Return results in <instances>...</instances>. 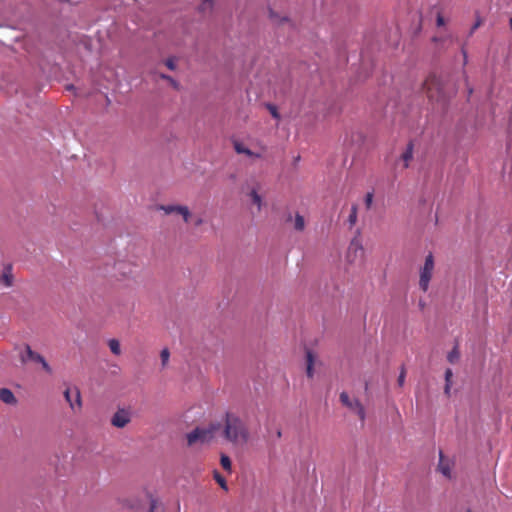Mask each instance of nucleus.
Listing matches in <instances>:
<instances>
[{
    "label": "nucleus",
    "mask_w": 512,
    "mask_h": 512,
    "mask_svg": "<svg viewBox=\"0 0 512 512\" xmlns=\"http://www.w3.org/2000/svg\"><path fill=\"white\" fill-rule=\"evenodd\" d=\"M204 3L207 4L208 7H211V1L210 0H204Z\"/></svg>",
    "instance_id": "obj_40"
},
{
    "label": "nucleus",
    "mask_w": 512,
    "mask_h": 512,
    "mask_svg": "<svg viewBox=\"0 0 512 512\" xmlns=\"http://www.w3.org/2000/svg\"><path fill=\"white\" fill-rule=\"evenodd\" d=\"M270 17L273 19L275 17L274 13L270 11Z\"/></svg>",
    "instance_id": "obj_41"
},
{
    "label": "nucleus",
    "mask_w": 512,
    "mask_h": 512,
    "mask_svg": "<svg viewBox=\"0 0 512 512\" xmlns=\"http://www.w3.org/2000/svg\"><path fill=\"white\" fill-rule=\"evenodd\" d=\"M130 421V412L126 409L117 410L111 418V424L117 428H124Z\"/></svg>",
    "instance_id": "obj_7"
},
{
    "label": "nucleus",
    "mask_w": 512,
    "mask_h": 512,
    "mask_svg": "<svg viewBox=\"0 0 512 512\" xmlns=\"http://www.w3.org/2000/svg\"><path fill=\"white\" fill-rule=\"evenodd\" d=\"M268 108H269V111H270L271 115L273 116V118H275V119H279L280 118V115H279V113L277 111V108L275 106L269 105Z\"/></svg>",
    "instance_id": "obj_30"
},
{
    "label": "nucleus",
    "mask_w": 512,
    "mask_h": 512,
    "mask_svg": "<svg viewBox=\"0 0 512 512\" xmlns=\"http://www.w3.org/2000/svg\"><path fill=\"white\" fill-rule=\"evenodd\" d=\"M340 401L344 406L348 407L349 409H355L354 400H351L346 392H342L340 394Z\"/></svg>",
    "instance_id": "obj_17"
},
{
    "label": "nucleus",
    "mask_w": 512,
    "mask_h": 512,
    "mask_svg": "<svg viewBox=\"0 0 512 512\" xmlns=\"http://www.w3.org/2000/svg\"><path fill=\"white\" fill-rule=\"evenodd\" d=\"M108 346L113 354H115V355L121 354L120 343L117 339H110L108 342Z\"/></svg>",
    "instance_id": "obj_21"
},
{
    "label": "nucleus",
    "mask_w": 512,
    "mask_h": 512,
    "mask_svg": "<svg viewBox=\"0 0 512 512\" xmlns=\"http://www.w3.org/2000/svg\"><path fill=\"white\" fill-rule=\"evenodd\" d=\"M149 512H165V507L161 501L151 497Z\"/></svg>",
    "instance_id": "obj_15"
},
{
    "label": "nucleus",
    "mask_w": 512,
    "mask_h": 512,
    "mask_svg": "<svg viewBox=\"0 0 512 512\" xmlns=\"http://www.w3.org/2000/svg\"><path fill=\"white\" fill-rule=\"evenodd\" d=\"M436 23H437V26H443L445 24L444 17L440 13H438V15H437Z\"/></svg>",
    "instance_id": "obj_33"
},
{
    "label": "nucleus",
    "mask_w": 512,
    "mask_h": 512,
    "mask_svg": "<svg viewBox=\"0 0 512 512\" xmlns=\"http://www.w3.org/2000/svg\"><path fill=\"white\" fill-rule=\"evenodd\" d=\"M1 280L6 286L12 285V276L10 275L8 270L3 273Z\"/></svg>",
    "instance_id": "obj_27"
},
{
    "label": "nucleus",
    "mask_w": 512,
    "mask_h": 512,
    "mask_svg": "<svg viewBox=\"0 0 512 512\" xmlns=\"http://www.w3.org/2000/svg\"><path fill=\"white\" fill-rule=\"evenodd\" d=\"M213 477L222 489H224L226 491L228 490L227 482H226L225 478L218 471H216V470L214 471Z\"/></svg>",
    "instance_id": "obj_25"
},
{
    "label": "nucleus",
    "mask_w": 512,
    "mask_h": 512,
    "mask_svg": "<svg viewBox=\"0 0 512 512\" xmlns=\"http://www.w3.org/2000/svg\"><path fill=\"white\" fill-rule=\"evenodd\" d=\"M438 470L447 478H451V465L448 460L445 459L442 452H440Z\"/></svg>",
    "instance_id": "obj_11"
},
{
    "label": "nucleus",
    "mask_w": 512,
    "mask_h": 512,
    "mask_svg": "<svg viewBox=\"0 0 512 512\" xmlns=\"http://www.w3.org/2000/svg\"><path fill=\"white\" fill-rule=\"evenodd\" d=\"M219 423H210L207 427H196L194 430L186 434V440L188 446L195 444H207L210 443L215 433L220 429Z\"/></svg>",
    "instance_id": "obj_2"
},
{
    "label": "nucleus",
    "mask_w": 512,
    "mask_h": 512,
    "mask_svg": "<svg viewBox=\"0 0 512 512\" xmlns=\"http://www.w3.org/2000/svg\"><path fill=\"white\" fill-rule=\"evenodd\" d=\"M233 147H234V150L236 151V153H238V154H245L248 157H253V158H261V154L255 153V152L251 151L250 149L246 148L240 141H237V140L233 141Z\"/></svg>",
    "instance_id": "obj_10"
},
{
    "label": "nucleus",
    "mask_w": 512,
    "mask_h": 512,
    "mask_svg": "<svg viewBox=\"0 0 512 512\" xmlns=\"http://www.w3.org/2000/svg\"><path fill=\"white\" fill-rule=\"evenodd\" d=\"M462 53H463V57H464V64H466L467 63V53L464 49L462 50Z\"/></svg>",
    "instance_id": "obj_36"
},
{
    "label": "nucleus",
    "mask_w": 512,
    "mask_h": 512,
    "mask_svg": "<svg viewBox=\"0 0 512 512\" xmlns=\"http://www.w3.org/2000/svg\"><path fill=\"white\" fill-rule=\"evenodd\" d=\"M306 364H307V368H306L307 376L309 378H312L313 373H314V371H313L314 356L310 350H307V352H306Z\"/></svg>",
    "instance_id": "obj_14"
},
{
    "label": "nucleus",
    "mask_w": 512,
    "mask_h": 512,
    "mask_svg": "<svg viewBox=\"0 0 512 512\" xmlns=\"http://www.w3.org/2000/svg\"><path fill=\"white\" fill-rule=\"evenodd\" d=\"M510 28L512 29V18L509 20Z\"/></svg>",
    "instance_id": "obj_42"
},
{
    "label": "nucleus",
    "mask_w": 512,
    "mask_h": 512,
    "mask_svg": "<svg viewBox=\"0 0 512 512\" xmlns=\"http://www.w3.org/2000/svg\"><path fill=\"white\" fill-rule=\"evenodd\" d=\"M423 90L427 97L432 101H440L442 99V84L441 80L435 75H430L423 83Z\"/></svg>",
    "instance_id": "obj_4"
},
{
    "label": "nucleus",
    "mask_w": 512,
    "mask_h": 512,
    "mask_svg": "<svg viewBox=\"0 0 512 512\" xmlns=\"http://www.w3.org/2000/svg\"><path fill=\"white\" fill-rule=\"evenodd\" d=\"M220 464L225 471L231 472L232 462H231V459L227 455H225V454L221 455Z\"/></svg>",
    "instance_id": "obj_22"
},
{
    "label": "nucleus",
    "mask_w": 512,
    "mask_h": 512,
    "mask_svg": "<svg viewBox=\"0 0 512 512\" xmlns=\"http://www.w3.org/2000/svg\"><path fill=\"white\" fill-rule=\"evenodd\" d=\"M203 223V220L201 218L197 219L196 222H195V225L196 226H199Z\"/></svg>",
    "instance_id": "obj_37"
},
{
    "label": "nucleus",
    "mask_w": 512,
    "mask_h": 512,
    "mask_svg": "<svg viewBox=\"0 0 512 512\" xmlns=\"http://www.w3.org/2000/svg\"><path fill=\"white\" fill-rule=\"evenodd\" d=\"M64 396L66 401L69 403L70 407L74 410L75 407L81 408L82 401H81V394L78 388L66 389L64 392Z\"/></svg>",
    "instance_id": "obj_8"
},
{
    "label": "nucleus",
    "mask_w": 512,
    "mask_h": 512,
    "mask_svg": "<svg viewBox=\"0 0 512 512\" xmlns=\"http://www.w3.org/2000/svg\"><path fill=\"white\" fill-rule=\"evenodd\" d=\"M481 23H482L481 20L478 19L476 21V23L472 26L470 33L471 34L474 33V31L480 27Z\"/></svg>",
    "instance_id": "obj_35"
},
{
    "label": "nucleus",
    "mask_w": 512,
    "mask_h": 512,
    "mask_svg": "<svg viewBox=\"0 0 512 512\" xmlns=\"http://www.w3.org/2000/svg\"><path fill=\"white\" fill-rule=\"evenodd\" d=\"M41 366H42V368H43L47 373H49V374H51V373H52V368H51V366L48 364V362H47V361H43V364H42Z\"/></svg>",
    "instance_id": "obj_34"
},
{
    "label": "nucleus",
    "mask_w": 512,
    "mask_h": 512,
    "mask_svg": "<svg viewBox=\"0 0 512 512\" xmlns=\"http://www.w3.org/2000/svg\"><path fill=\"white\" fill-rule=\"evenodd\" d=\"M222 436L233 445H244L249 441L250 433L246 423L238 415L227 412L224 417Z\"/></svg>",
    "instance_id": "obj_1"
},
{
    "label": "nucleus",
    "mask_w": 512,
    "mask_h": 512,
    "mask_svg": "<svg viewBox=\"0 0 512 512\" xmlns=\"http://www.w3.org/2000/svg\"><path fill=\"white\" fill-rule=\"evenodd\" d=\"M294 228L297 231H303L305 229V219L299 213L295 215Z\"/></svg>",
    "instance_id": "obj_19"
},
{
    "label": "nucleus",
    "mask_w": 512,
    "mask_h": 512,
    "mask_svg": "<svg viewBox=\"0 0 512 512\" xmlns=\"http://www.w3.org/2000/svg\"><path fill=\"white\" fill-rule=\"evenodd\" d=\"M468 95L470 96L473 93V89L467 85Z\"/></svg>",
    "instance_id": "obj_38"
},
{
    "label": "nucleus",
    "mask_w": 512,
    "mask_h": 512,
    "mask_svg": "<svg viewBox=\"0 0 512 512\" xmlns=\"http://www.w3.org/2000/svg\"><path fill=\"white\" fill-rule=\"evenodd\" d=\"M43 361H46V360H45V359H44V357L41 355V360H38V361H36V362H37V363H40V364L42 365V364H43Z\"/></svg>",
    "instance_id": "obj_39"
},
{
    "label": "nucleus",
    "mask_w": 512,
    "mask_h": 512,
    "mask_svg": "<svg viewBox=\"0 0 512 512\" xmlns=\"http://www.w3.org/2000/svg\"><path fill=\"white\" fill-rule=\"evenodd\" d=\"M250 196H251V200H252L253 204H255L257 206L258 211H260L261 207H262L261 196L257 193L256 190H252L250 193Z\"/></svg>",
    "instance_id": "obj_24"
},
{
    "label": "nucleus",
    "mask_w": 512,
    "mask_h": 512,
    "mask_svg": "<svg viewBox=\"0 0 512 512\" xmlns=\"http://www.w3.org/2000/svg\"><path fill=\"white\" fill-rule=\"evenodd\" d=\"M291 219H292V216L289 215L287 220L290 221Z\"/></svg>",
    "instance_id": "obj_44"
},
{
    "label": "nucleus",
    "mask_w": 512,
    "mask_h": 512,
    "mask_svg": "<svg viewBox=\"0 0 512 512\" xmlns=\"http://www.w3.org/2000/svg\"><path fill=\"white\" fill-rule=\"evenodd\" d=\"M365 206L367 209H370L371 206H372V203H373V193L372 192H368L365 196Z\"/></svg>",
    "instance_id": "obj_28"
},
{
    "label": "nucleus",
    "mask_w": 512,
    "mask_h": 512,
    "mask_svg": "<svg viewBox=\"0 0 512 512\" xmlns=\"http://www.w3.org/2000/svg\"><path fill=\"white\" fill-rule=\"evenodd\" d=\"M460 357V352L458 350V347L455 346L447 355V360L451 363V364H454L458 361Z\"/></svg>",
    "instance_id": "obj_23"
},
{
    "label": "nucleus",
    "mask_w": 512,
    "mask_h": 512,
    "mask_svg": "<svg viewBox=\"0 0 512 512\" xmlns=\"http://www.w3.org/2000/svg\"><path fill=\"white\" fill-rule=\"evenodd\" d=\"M0 399L6 404L16 403L14 394L7 388L0 389Z\"/></svg>",
    "instance_id": "obj_13"
},
{
    "label": "nucleus",
    "mask_w": 512,
    "mask_h": 512,
    "mask_svg": "<svg viewBox=\"0 0 512 512\" xmlns=\"http://www.w3.org/2000/svg\"><path fill=\"white\" fill-rule=\"evenodd\" d=\"M413 153H414V143H413V141H410L407 144L405 151L401 155V160L403 161L404 168L409 167L410 162L413 159Z\"/></svg>",
    "instance_id": "obj_9"
},
{
    "label": "nucleus",
    "mask_w": 512,
    "mask_h": 512,
    "mask_svg": "<svg viewBox=\"0 0 512 512\" xmlns=\"http://www.w3.org/2000/svg\"><path fill=\"white\" fill-rule=\"evenodd\" d=\"M452 377L453 372L450 368L446 369L445 371V387L444 392L447 396L450 395L451 385H452Z\"/></svg>",
    "instance_id": "obj_16"
},
{
    "label": "nucleus",
    "mask_w": 512,
    "mask_h": 512,
    "mask_svg": "<svg viewBox=\"0 0 512 512\" xmlns=\"http://www.w3.org/2000/svg\"><path fill=\"white\" fill-rule=\"evenodd\" d=\"M435 268L434 256L429 253L424 261L423 266L419 269V287L423 292L429 288V283L432 279Z\"/></svg>",
    "instance_id": "obj_3"
},
{
    "label": "nucleus",
    "mask_w": 512,
    "mask_h": 512,
    "mask_svg": "<svg viewBox=\"0 0 512 512\" xmlns=\"http://www.w3.org/2000/svg\"><path fill=\"white\" fill-rule=\"evenodd\" d=\"M21 361L23 363L30 361H38L41 360V355L37 352H34L29 345H25V353L20 356Z\"/></svg>",
    "instance_id": "obj_12"
},
{
    "label": "nucleus",
    "mask_w": 512,
    "mask_h": 512,
    "mask_svg": "<svg viewBox=\"0 0 512 512\" xmlns=\"http://www.w3.org/2000/svg\"><path fill=\"white\" fill-rule=\"evenodd\" d=\"M357 213H358V207L356 204H353L351 207V211L348 217V222L350 224V227H353L357 222Z\"/></svg>",
    "instance_id": "obj_20"
},
{
    "label": "nucleus",
    "mask_w": 512,
    "mask_h": 512,
    "mask_svg": "<svg viewBox=\"0 0 512 512\" xmlns=\"http://www.w3.org/2000/svg\"><path fill=\"white\" fill-rule=\"evenodd\" d=\"M355 409L353 410L361 421L365 420V409L359 400L354 399Z\"/></svg>",
    "instance_id": "obj_18"
},
{
    "label": "nucleus",
    "mask_w": 512,
    "mask_h": 512,
    "mask_svg": "<svg viewBox=\"0 0 512 512\" xmlns=\"http://www.w3.org/2000/svg\"><path fill=\"white\" fill-rule=\"evenodd\" d=\"M363 254H364V249L361 244V241L358 238H353L348 247L347 260L350 263H354L358 259L362 258Z\"/></svg>",
    "instance_id": "obj_5"
},
{
    "label": "nucleus",
    "mask_w": 512,
    "mask_h": 512,
    "mask_svg": "<svg viewBox=\"0 0 512 512\" xmlns=\"http://www.w3.org/2000/svg\"><path fill=\"white\" fill-rule=\"evenodd\" d=\"M405 377H406V371H405V368L402 367L401 372H400V374L398 376V379H397L398 385L400 387H402L404 385Z\"/></svg>",
    "instance_id": "obj_29"
},
{
    "label": "nucleus",
    "mask_w": 512,
    "mask_h": 512,
    "mask_svg": "<svg viewBox=\"0 0 512 512\" xmlns=\"http://www.w3.org/2000/svg\"><path fill=\"white\" fill-rule=\"evenodd\" d=\"M165 65L170 69V70H174L176 65H175V62H174V59L172 58H169L166 60L165 62Z\"/></svg>",
    "instance_id": "obj_32"
},
{
    "label": "nucleus",
    "mask_w": 512,
    "mask_h": 512,
    "mask_svg": "<svg viewBox=\"0 0 512 512\" xmlns=\"http://www.w3.org/2000/svg\"><path fill=\"white\" fill-rule=\"evenodd\" d=\"M161 78L168 80L174 88H176V89L178 88V83L170 76L161 74Z\"/></svg>",
    "instance_id": "obj_31"
},
{
    "label": "nucleus",
    "mask_w": 512,
    "mask_h": 512,
    "mask_svg": "<svg viewBox=\"0 0 512 512\" xmlns=\"http://www.w3.org/2000/svg\"><path fill=\"white\" fill-rule=\"evenodd\" d=\"M170 352L167 348H164L160 353V358L162 362V366L165 367L169 361Z\"/></svg>",
    "instance_id": "obj_26"
},
{
    "label": "nucleus",
    "mask_w": 512,
    "mask_h": 512,
    "mask_svg": "<svg viewBox=\"0 0 512 512\" xmlns=\"http://www.w3.org/2000/svg\"><path fill=\"white\" fill-rule=\"evenodd\" d=\"M159 209L162 210L166 215H170L173 213L179 214L182 216L185 223L189 221L191 213L187 206L182 205H160Z\"/></svg>",
    "instance_id": "obj_6"
},
{
    "label": "nucleus",
    "mask_w": 512,
    "mask_h": 512,
    "mask_svg": "<svg viewBox=\"0 0 512 512\" xmlns=\"http://www.w3.org/2000/svg\"><path fill=\"white\" fill-rule=\"evenodd\" d=\"M277 436L281 437V431L280 430L277 432Z\"/></svg>",
    "instance_id": "obj_43"
},
{
    "label": "nucleus",
    "mask_w": 512,
    "mask_h": 512,
    "mask_svg": "<svg viewBox=\"0 0 512 512\" xmlns=\"http://www.w3.org/2000/svg\"><path fill=\"white\" fill-rule=\"evenodd\" d=\"M118 266H119V268H121V266H124V264L123 263H119Z\"/></svg>",
    "instance_id": "obj_45"
}]
</instances>
